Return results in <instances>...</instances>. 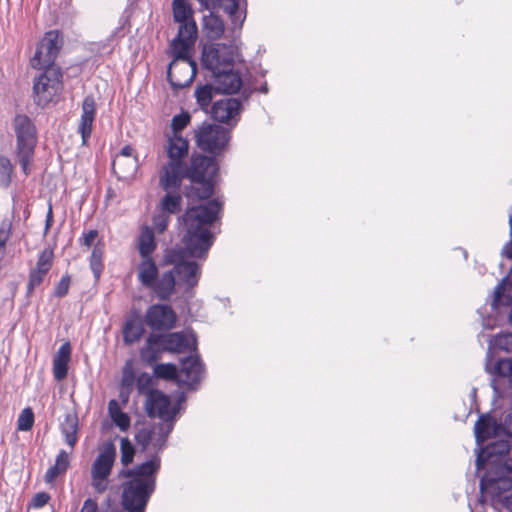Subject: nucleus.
Listing matches in <instances>:
<instances>
[{
    "instance_id": "nucleus-1",
    "label": "nucleus",
    "mask_w": 512,
    "mask_h": 512,
    "mask_svg": "<svg viewBox=\"0 0 512 512\" xmlns=\"http://www.w3.org/2000/svg\"><path fill=\"white\" fill-rule=\"evenodd\" d=\"M221 209L222 203L218 199H213L204 205L192 206L186 210L182 216L185 249L165 250L162 266L172 268L162 273H159V268L152 258L157 247L153 229L149 226L142 227L137 240V249L141 257L137 265L139 283L162 301L169 300L177 288L189 292L196 287L201 276V267L195 261L186 260V252L192 257H206L213 244L210 226L218 219Z\"/></svg>"
},
{
    "instance_id": "nucleus-2",
    "label": "nucleus",
    "mask_w": 512,
    "mask_h": 512,
    "mask_svg": "<svg viewBox=\"0 0 512 512\" xmlns=\"http://www.w3.org/2000/svg\"><path fill=\"white\" fill-rule=\"evenodd\" d=\"M160 468V459L153 457L133 469L123 470L121 475L129 478L123 484L121 504L127 512H145L150 496L155 490V475Z\"/></svg>"
},
{
    "instance_id": "nucleus-3",
    "label": "nucleus",
    "mask_w": 512,
    "mask_h": 512,
    "mask_svg": "<svg viewBox=\"0 0 512 512\" xmlns=\"http://www.w3.org/2000/svg\"><path fill=\"white\" fill-rule=\"evenodd\" d=\"M217 169L213 157L202 154L192 155L189 165L185 162L181 172V181L187 178L191 182L189 186L185 187V196L191 201L209 198L213 194V177Z\"/></svg>"
},
{
    "instance_id": "nucleus-4",
    "label": "nucleus",
    "mask_w": 512,
    "mask_h": 512,
    "mask_svg": "<svg viewBox=\"0 0 512 512\" xmlns=\"http://www.w3.org/2000/svg\"><path fill=\"white\" fill-rule=\"evenodd\" d=\"M165 152L168 161L159 171V185L164 191L181 187V172L189 153V141L179 135L165 136Z\"/></svg>"
},
{
    "instance_id": "nucleus-5",
    "label": "nucleus",
    "mask_w": 512,
    "mask_h": 512,
    "mask_svg": "<svg viewBox=\"0 0 512 512\" xmlns=\"http://www.w3.org/2000/svg\"><path fill=\"white\" fill-rule=\"evenodd\" d=\"M194 44L172 42L173 60L167 70V78L174 89H182L190 85L196 75V63L190 57Z\"/></svg>"
},
{
    "instance_id": "nucleus-6",
    "label": "nucleus",
    "mask_w": 512,
    "mask_h": 512,
    "mask_svg": "<svg viewBox=\"0 0 512 512\" xmlns=\"http://www.w3.org/2000/svg\"><path fill=\"white\" fill-rule=\"evenodd\" d=\"M13 128L16 135V154L23 172L28 175L29 165L33 160L37 143L36 128L31 119L23 114H18L13 120Z\"/></svg>"
},
{
    "instance_id": "nucleus-7",
    "label": "nucleus",
    "mask_w": 512,
    "mask_h": 512,
    "mask_svg": "<svg viewBox=\"0 0 512 512\" xmlns=\"http://www.w3.org/2000/svg\"><path fill=\"white\" fill-rule=\"evenodd\" d=\"M180 404L177 403L171 406V402L168 396L159 390H154L148 393L146 398L145 407L150 417H158L164 422H168L166 425H161L158 428V439L157 442L162 446L171 431L173 430V420L179 411Z\"/></svg>"
},
{
    "instance_id": "nucleus-8",
    "label": "nucleus",
    "mask_w": 512,
    "mask_h": 512,
    "mask_svg": "<svg viewBox=\"0 0 512 512\" xmlns=\"http://www.w3.org/2000/svg\"><path fill=\"white\" fill-rule=\"evenodd\" d=\"M481 502L490 499L492 505L501 504L512 510V479L509 477H494L487 471L480 480Z\"/></svg>"
},
{
    "instance_id": "nucleus-9",
    "label": "nucleus",
    "mask_w": 512,
    "mask_h": 512,
    "mask_svg": "<svg viewBox=\"0 0 512 512\" xmlns=\"http://www.w3.org/2000/svg\"><path fill=\"white\" fill-rule=\"evenodd\" d=\"M116 449L113 444L105 445L98 453L91 466V486L98 494L109 487V476L115 463Z\"/></svg>"
},
{
    "instance_id": "nucleus-10",
    "label": "nucleus",
    "mask_w": 512,
    "mask_h": 512,
    "mask_svg": "<svg viewBox=\"0 0 512 512\" xmlns=\"http://www.w3.org/2000/svg\"><path fill=\"white\" fill-rule=\"evenodd\" d=\"M60 68H48L33 83L34 101L38 106H46L62 90Z\"/></svg>"
},
{
    "instance_id": "nucleus-11",
    "label": "nucleus",
    "mask_w": 512,
    "mask_h": 512,
    "mask_svg": "<svg viewBox=\"0 0 512 512\" xmlns=\"http://www.w3.org/2000/svg\"><path fill=\"white\" fill-rule=\"evenodd\" d=\"M62 44V38L57 30L46 32L39 42L34 56L30 60L31 66L38 70L57 68L54 62Z\"/></svg>"
},
{
    "instance_id": "nucleus-12",
    "label": "nucleus",
    "mask_w": 512,
    "mask_h": 512,
    "mask_svg": "<svg viewBox=\"0 0 512 512\" xmlns=\"http://www.w3.org/2000/svg\"><path fill=\"white\" fill-rule=\"evenodd\" d=\"M174 21L179 23L177 37L172 42L194 44L197 38V25L193 9L187 0H173Z\"/></svg>"
},
{
    "instance_id": "nucleus-13",
    "label": "nucleus",
    "mask_w": 512,
    "mask_h": 512,
    "mask_svg": "<svg viewBox=\"0 0 512 512\" xmlns=\"http://www.w3.org/2000/svg\"><path fill=\"white\" fill-rule=\"evenodd\" d=\"M234 56V47L232 45L216 43L203 47L201 61L203 67L211 71L213 76L233 67Z\"/></svg>"
},
{
    "instance_id": "nucleus-14",
    "label": "nucleus",
    "mask_w": 512,
    "mask_h": 512,
    "mask_svg": "<svg viewBox=\"0 0 512 512\" xmlns=\"http://www.w3.org/2000/svg\"><path fill=\"white\" fill-rule=\"evenodd\" d=\"M230 140V131L220 125L202 123L195 130V141L197 146L206 152L217 153L222 150Z\"/></svg>"
},
{
    "instance_id": "nucleus-15",
    "label": "nucleus",
    "mask_w": 512,
    "mask_h": 512,
    "mask_svg": "<svg viewBox=\"0 0 512 512\" xmlns=\"http://www.w3.org/2000/svg\"><path fill=\"white\" fill-rule=\"evenodd\" d=\"M145 323L153 330H170L175 326L177 316L171 306L154 304L145 314Z\"/></svg>"
},
{
    "instance_id": "nucleus-16",
    "label": "nucleus",
    "mask_w": 512,
    "mask_h": 512,
    "mask_svg": "<svg viewBox=\"0 0 512 512\" xmlns=\"http://www.w3.org/2000/svg\"><path fill=\"white\" fill-rule=\"evenodd\" d=\"M242 103L236 98H223L211 107V117L221 123L234 126L240 118Z\"/></svg>"
},
{
    "instance_id": "nucleus-17",
    "label": "nucleus",
    "mask_w": 512,
    "mask_h": 512,
    "mask_svg": "<svg viewBox=\"0 0 512 512\" xmlns=\"http://www.w3.org/2000/svg\"><path fill=\"white\" fill-rule=\"evenodd\" d=\"M204 375V367L197 355H191L181 361L178 370V382L188 387L199 383Z\"/></svg>"
},
{
    "instance_id": "nucleus-18",
    "label": "nucleus",
    "mask_w": 512,
    "mask_h": 512,
    "mask_svg": "<svg viewBox=\"0 0 512 512\" xmlns=\"http://www.w3.org/2000/svg\"><path fill=\"white\" fill-rule=\"evenodd\" d=\"M161 342L165 352L183 353L196 349V338L193 334L185 332H174L161 335Z\"/></svg>"
},
{
    "instance_id": "nucleus-19",
    "label": "nucleus",
    "mask_w": 512,
    "mask_h": 512,
    "mask_svg": "<svg viewBox=\"0 0 512 512\" xmlns=\"http://www.w3.org/2000/svg\"><path fill=\"white\" fill-rule=\"evenodd\" d=\"M53 264V251L44 249L40 252L37 260L36 267L29 273V280L27 283V293L31 294L37 288L50 271Z\"/></svg>"
},
{
    "instance_id": "nucleus-20",
    "label": "nucleus",
    "mask_w": 512,
    "mask_h": 512,
    "mask_svg": "<svg viewBox=\"0 0 512 512\" xmlns=\"http://www.w3.org/2000/svg\"><path fill=\"white\" fill-rule=\"evenodd\" d=\"M510 446L507 441H498L487 445L476 458L477 470L485 468L486 465L495 464L497 467L502 464L501 458L509 453Z\"/></svg>"
},
{
    "instance_id": "nucleus-21",
    "label": "nucleus",
    "mask_w": 512,
    "mask_h": 512,
    "mask_svg": "<svg viewBox=\"0 0 512 512\" xmlns=\"http://www.w3.org/2000/svg\"><path fill=\"white\" fill-rule=\"evenodd\" d=\"M216 93L233 94L240 90L242 78L240 74L230 67L212 76Z\"/></svg>"
},
{
    "instance_id": "nucleus-22",
    "label": "nucleus",
    "mask_w": 512,
    "mask_h": 512,
    "mask_svg": "<svg viewBox=\"0 0 512 512\" xmlns=\"http://www.w3.org/2000/svg\"><path fill=\"white\" fill-rule=\"evenodd\" d=\"M96 116V102L92 95L84 98L82 103V114L78 125V132L81 134L82 144L86 145L92 133V125Z\"/></svg>"
},
{
    "instance_id": "nucleus-23",
    "label": "nucleus",
    "mask_w": 512,
    "mask_h": 512,
    "mask_svg": "<svg viewBox=\"0 0 512 512\" xmlns=\"http://www.w3.org/2000/svg\"><path fill=\"white\" fill-rule=\"evenodd\" d=\"M500 429L501 424H499L494 417L490 414H482L474 426L477 443L481 444L490 438L496 437Z\"/></svg>"
},
{
    "instance_id": "nucleus-24",
    "label": "nucleus",
    "mask_w": 512,
    "mask_h": 512,
    "mask_svg": "<svg viewBox=\"0 0 512 512\" xmlns=\"http://www.w3.org/2000/svg\"><path fill=\"white\" fill-rule=\"evenodd\" d=\"M165 352L164 345L161 342L160 334H150L146 339L145 345L140 350V357L143 362L153 365L161 354Z\"/></svg>"
},
{
    "instance_id": "nucleus-25",
    "label": "nucleus",
    "mask_w": 512,
    "mask_h": 512,
    "mask_svg": "<svg viewBox=\"0 0 512 512\" xmlns=\"http://www.w3.org/2000/svg\"><path fill=\"white\" fill-rule=\"evenodd\" d=\"M70 357L71 346L70 343L66 342L60 346L53 358V375L57 381H61L67 377Z\"/></svg>"
},
{
    "instance_id": "nucleus-26",
    "label": "nucleus",
    "mask_w": 512,
    "mask_h": 512,
    "mask_svg": "<svg viewBox=\"0 0 512 512\" xmlns=\"http://www.w3.org/2000/svg\"><path fill=\"white\" fill-rule=\"evenodd\" d=\"M122 334L126 345L138 342L144 334L142 320L138 316L128 317L123 325Z\"/></svg>"
},
{
    "instance_id": "nucleus-27",
    "label": "nucleus",
    "mask_w": 512,
    "mask_h": 512,
    "mask_svg": "<svg viewBox=\"0 0 512 512\" xmlns=\"http://www.w3.org/2000/svg\"><path fill=\"white\" fill-rule=\"evenodd\" d=\"M138 168L137 158L115 157L112 170L118 179L126 180L132 177Z\"/></svg>"
},
{
    "instance_id": "nucleus-28",
    "label": "nucleus",
    "mask_w": 512,
    "mask_h": 512,
    "mask_svg": "<svg viewBox=\"0 0 512 512\" xmlns=\"http://www.w3.org/2000/svg\"><path fill=\"white\" fill-rule=\"evenodd\" d=\"M243 6H246V0H228V3L223 7L224 11L229 15L233 30L241 29L244 23L246 13L243 10Z\"/></svg>"
},
{
    "instance_id": "nucleus-29",
    "label": "nucleus",
    "mask_w": 512,
    "mask_h": 512,
    "mask_svg": "<svg viewBox=\"0 0 512 512\" xmlns=\"http://www.w3.org/2000/svg\"><path fill=\"white\" fill-rule=\"evenodd\" d=\"M69 455L65 450H60L56 456L55 464L51 466L45 473L44 480L51 484L54 480L64 474L69 467Z\"/></svg>"
},
{
    "instance_id": "nucleus-30",
    "label": "nucleus",
    "mask_w": 512,
    "mask_h": 512,
    "mask_svg": "<svg viewBox=\"0 0 512 512\" xmlns=\"http://www.w3.org/2000/svg\"><path fill=\"white\" fill-rule=\"evenodd\" d=\"M61 432L64 436L65 442L73 448L78 440V418L74 414H67L64 421L61 423Z\"/></svg>"
},
{
    "instance_id": "nucleus-31",
    "label": "nucleus",
    "mask_w": 512,
    "mask_h": 512,
    "mask_svg": "<svg viewBox=\"0 0 512 512\" xmlns=\"http://www.w3.org/2000/svg\"><path fill=\"white\" fill-rule=\"evenodd\" d=\"M175 190H168L167 193L162 197L159 203V210L165 212L169 215L176 214L180 212L182 205V197Z\"/></svg>"
},
{
    "instance_id": "nucleus-32",
    "label": "nucleus",
    "mask_w": 512,
    "mask_h": 512,
    "mask_svg": "<svg viewBox=\"0 0 512 512\" xmlns=\"http://www.w3.org/2000/svg\"><path fill=\"white\" fill-rule=\"evenodd\" d=\"M203 22L204 30L208 38L215 40L223 35L225 25L219 16L210 13V15L204 17Z\"/></svg>"
},
{
    "instance_id": "nucleus-33",
    "label": "nucleus",
    "mask_w": 512,
    "mask_h": 512,
    "mask_svg": "<svg viewBox=\"0 0 512 512\" xmlns=\"http://www.w3.org/2000/svg\"><path fill=\"white\" fill-rule=\"evenodd\" d=\"M512 305V282L504 278L495 288L493 306Z\"/></svg>"
},
{
    "instance_id": "nucleus-34",
    "label": "nucleus",
    "mask_w": 512,
    "mask_h": 512,
    "mask_svg": "<svg viewBox=\"0 0 512 512\" xmlns=\"http://www.w3.org/2000/svg\"><path fill=\"white\" fill-rule=\"evenodd\" d=\"M108 411L112 421L121 431H126L130 427V417L121 410L116 400L109 401Z\"/></svg>"
},
{
    "instance_id": "nucleus-35",
    "label": "nucleus",
    "mask_w": 512,
    "mask_h": 512,
    "mask_svg": "<svg viewBox=\"0 0 512 512\" xmlns=\"http://www.w3.org/2000/svg\"><path fill=\"white\" fill-rule=\"evenodd\" d=\"M216 92L214 82L212 84H205L199 86L195 90V97L198 105L202 110L208 111V107L213 99V94Z\"/></svg>"
},
{
    "instance_id": "nucleus-36",
    "label": "nucleus",
    "mask_w": 512,
    "mask_h": 512,
    "mask_svg": "<svg viewBox=\"0 0 512 512\" xmlns=\"http://www.w3.org/2000/svg\"><path fill=\"white\" fill-rule=\"evenodd\" d=\"M191 121V116L188 112H182L180 114L174 115L170 128L171 130L165 134V136H174V135H182V131L189 125Z\"/></svg>"
},
{
    "instance_id": "nucleus-37",
    "label": "nucleus",
    "mask_w": 512,
    "mask_h": 512,
    "mask_svg": "<svg viewBox=\"0 0 512 512\" xmlns=\"http://www.w3.org/2000/svg\"><path fill=\"white\" fill-rule=\"evenodd\" d=\"M90 268L96 280H99L104 265H103V248L100 245H95L90 256Z\"/></svg>"
},
{
    "instance_id": "nucleus-38",
    "label": "nucleus",
    "mask_w": 512,
    "mask_h": 512,
    "mask_svg": "<svg viewBox=\"0 0 512 512\" xmlns=\"http://www.w3.org/2000/svg\"><path fill=\"white\" fill-rule=\"evenodd\" d=\"M153 372L157 378L178 381V369L175 364H156L154 366Z\"/></svg>"
},
{
    "instance_id": "nucleus-39",
    "label": "nucleus",
    "mask_w": 512,
    "mask_h": 512,
    "mask_svg": "<svg viewBox=\"0 0 512 512\" xmlns=\"http://www.w3.org/2000/svg\"><path fill=\"white\" fill-rule=\"evenodd\" d=\"M12 235V220L3 218L0 220V261L2 260L6 245Z\"/></svg>"
},
{
    "instance_id": "nucleus-40",
    "label": "nucleus",
    "mask_w": 512,
    "mask_h": 512,
    "mask_svg": "<svg viewBox=\"0 0 512 512\" xmlns=\"http://www.w3.org/2000/svg\"><path fill=\"white\" fill-rule=\"evenodd\" d=\"M490 373L506 377L512 382V358L499 359Z\"/></svg>"
},
{
    "instance_id": "nucleus-41",
    "label": "nucleus",
    "mask_w": 512,
    "mask_h": 512,
    "mask_svg": "<svg viewBox=\"0 0 512 512\" xmlns=\"http://www.w3.org/2000/svg\"><path fill=\"white\" fill-rule=\"evenodd\" d=\"M153 378L150 374L143 372L136 378V387L139 394L146 395L148 398V393L154 391L152 389Z\"/></svg>"
},
{
    "instance_id": "nucleus-42",
    "label": "nucleus",
    "mask_w": 512,
    "mask_h": 512,
    "mask_svg": "<svg viewBox=\"0 0 512 512\" xmlns=\"http://www.w3.org/2000/svg\"><path fill=\"white\" fill-rule=\"evenodd\" d=\"M120 451H121V463L124 466H127L130 463H132L134 454H135V449L128 438L121 439Z\"/></svg>"
},
{
    "instance_id": "nucleus-43",
    "label": "nucleus",
    "mask_w": 512,
    "mask_h": 512,
    "mask_svg": "<svg viewBox=\"0 0 512 512\" xmlns=\"http://www.w3.org/2000/svg\"><path fill=\"white\" fill-rule=\"evenodd\" d=\"M13 166L6 157H0V185L7 187L11 182Z\"/></svg>"
},
{
    "instance_id": "nucleus-44",
    "label": "nucleus",
    "mask_w": 512,
    "mask_h": 512,
    "mask_svg": "<svg viewBox=\"0 0 512 512\" xmlns=\"http://www.w3.org/2000/svg\"><path fill=\"white\" fill-rule=\"evenodd\" d=\"M490 344L497 349L512 352V333H502L495 336Z\"/></svg>"
},
{
    "instance_id": "nucleus-45",
    "label": "nucleus",
    "mask_w": 512,
    "mask_h": 512,
    "mask_svg": "<svg viewBox=\"0 0 512 512\" xmlns=\"http://www.w3.org/2000/svg\"><path fill=\"white\" fill-rule=\"evenodd\" d=\"M34 424V414L31 408H25L19 415L17 428L20 431H28Z\"/></svg>"
},
{
    "instance_id": "nucleus-46",
    "label": "nucleus",
    "mask_w": 512,
    "mask_h": 512,
    "mask_svg": "<svg viewBox=\"0 0 512 512\" xmlns=\"http://www.w3.org/2000/svg\"><path fill=\"white\" fill-rule=\"evenodd\" d=\"M169 222H170V215L165 212H162L161 210H159V213L153 217L154 228L159 233H162L166 230Z\"/></svg>"
},
{
    "instance_id": "nucleus-47",
    "label": "nucleus",
    "mask_w": 512,
    "mask_h": 512,
    "mask_svg": "<svg viewBox=\"0 0 512 512\" xmlns=\"http://www.w3.org/2000/svg\"><path fill=\"white\" fill-rule=\"evenodd\" d=\"M115 35H116V31L113 32L112 35L109 36L105 41H101L97 44H94L95 46H97L96 49L101 55H106V54L112 53V51L115 48V43H114Z\"/></svg>"
},
{
    "instance_id": "nucleus-48",
    "label": "nucleus",
    "mask_w": 512,
    "mask_h": 512,
    "mask_svg": "<svg viewBox=\"0 0 512 512\" xmlns=\"http://www.w3.org/2000/svg\"><path fill=\"white\" fill-rule=\"evenodd\" d=\"M488 471H490V469ZM491 472L494 477L504 476L512 479V458L507 459L502 464H499L496 468V471L493 472L491 470Z\"/></svg>"
},
{
    "instance_id": "nucleus-49",
    "label": "nucleus",
    "mask_w": 512,
    "mask_h": 512,
    "mask_svg": "<svg viewBox=\"0 0 512 512\" xmlns=\"http://www.w3.org/2000/svg\"><path fill=\"white\" fill-rule=\"evenodd\" d=\"M136 379L134 375V371L130 365H126L123 370L121 384L123 388L131 389L135 384Z\"/></svg>"
},
{
    "instance_id": "nucleus-50",
    "label": "nucleus",
    "mask_w": 512,
    "mask_h": 512,
    "mask_svg": "<svg viewBox=\"0 0 512 512\" xmlns=\"http://www.w3.org/2000/svg\"><path fill=\"white\" fill-rule=\"evenodd\" d=\"M136 443L142 447V449H146L149 443L153 440V436L150 430L148 429H141L136 435H135Z\"/></svg>"
},
{
    "instance_id": "nucleus-51",
    "label": "nucleus",
    "mask_w": 512,
    "mask_h": 512,
    "mask_svg": "<svg viewBox=\"0 0 512 512\" xmlns=\"http://www.w3.org/2000/svg\"><path fill=\"white\" fill-rule=\"evenodd\" d=\"M70 287V277L65 275L61 278L59 283L56 285L54 295L58 298H62L68 294Z\"/></svg>"
},
{
    "instance_id": "nucleus-52",
    "label": "nucleus",
    "mask_w": 512,
    "mask_h": 512,
    "mask_svg": "<svg viewBox=\"0 0 512 512\" xmlns=\"http://www.w3.org/2000/svg\"><path fill=\"white\" fill-rule=\"evenodd\" d=\"M50 498L47 492H39L32 498L30 506L33 508H41L49 502Z\"/></svg>"
},
{
    "instance_id": "nucleus-53",
    "label": "nucleus",
    "mask_w": 512,
    "mask_h": 512,
    "mask_svg": "<svg viewBox=\"0 0 512 512\" xmlns=\"http://www.w3.org/2000/svg\"><path fill=\"white\" fill-rule=\"evenodd\" d=\"M98 236V232L96 230H89L84 233L80 239V243L84 246L91 247Z\"/></svg>"
},
{
    "instance_id": "nucleus-54",
    "label": "nucleus",
    "mask_w": 512,
    "mask_h": 512,
    "mask_svg": "<svg viewBox=\"0 0 512 512\" xmlns=\"http://www.w3.org/2000/svg\"><path fill=\"white\" fill-rule=\"evenodd\" d=\"M201 8L209 10L211 13L220 6V0H198Z\"/></svg>"
},
{
    "instance_id": "nucleus-55",
    "label": "nucleus",
    "mask_w": 512,
    "mask_h": 512,
    "mask_svg": "<svg viewBox=\"0 0 512 512\" xmlns=\"http://www.w3.org/2000/svg\"><path fill=\"white\" fill-rule=\"evenodd\" d=\"M509 224H510L511 240L503 247L502 254L505 257L512 259V214L510 215V218H509Z\"/></svg>"
},
{
    "instance_id": "nucleus-56",
    "label": "nucleus",
    "mask_w": 512,
    "mask_h": 512,
    "mask_svg": "<svg viewBox=\"0 0 512 512\" xmlns=\"http://www.w3.org/2000/svg\"><path fill=\"white\" fill-rule=\"evenodd\" d=\"M80 512H98L97 502L90 498L85 500Z\"/></svg>"
},
{
    "instance_id": "nucleus-57",
    "label": "nucleus",
    "mask_w": 512,
    "mask_h": 512,
    "mask_svg": "<svg viewBox=\"0 0 512 512\" xmlns=\"http://www.w3.org/2000/svg\"><path fill=\"white\" fill-rule=\"evenodd\" d=\"M133 152L134 149L131 146L126 145L121 149L120 153L116 157L136 158L133 155Z\"/></svg>"
},
{
    "instance_id": "nucleus-58",
    "label": "nucleus",
    "mask_w": 512,
    "mask_h": 512,
    "mask_svg": "<svg viewBox=\"0 0 512 512\" xmlns=\"http://www.w3.org/2000/svg\"><path fill=\"white\" fill-rule=\"evenodd\" d=\"M52 223H53V211H52V207L50 205L47 215H46V220H45V233H47V231L51 227Z\"/></svg>"
},
{
    "instance_id": "nucleus-59",
    "label": "nucleus",
    "mask_w": 512,
    "mask_h": 512,
    "mask_svg": "<svg viewBox=\"0 0 512 512\" xmlns=\"http://www.w3.org/2000/svg\"><path fill=\"white\" fill-rule=\"evenodd\" d=\"M507 433L512 436V415H509L505 420Z\"/></svg>"
},
{
    "instance_id": "nucleus-60",
    "label": "nucleus",
    "mask_w": 512,
    "mask_h": 512,
    "mask_svg": "<svg viewBox=\"0 0 512 512\" xmlns=\"http://www.w3.org/2000/svg\"><path fill=\"white\" fill-rule=\"evenodd\" d=\"M260 91H261L262 93H267V92H268L267 85L262 86V87H261V89H260Z\"/></svg>"
},
{
    "instance_id": "nucleus-61",
    "label": "nucleus",
    "mask_w": 512,
    "mask_h": 512,
    "mask_svg": "<svg viewBox=\"0 0 512 512\" xmlns=\"http://www.w3.org/2000/svg\"><path fill=\"white\" fill-rule=\"evenodd\" d=\"M509 322H510V323H511V325H512V311H511V312H510V314H509Z\"/></svg>"
}]
</instances>
